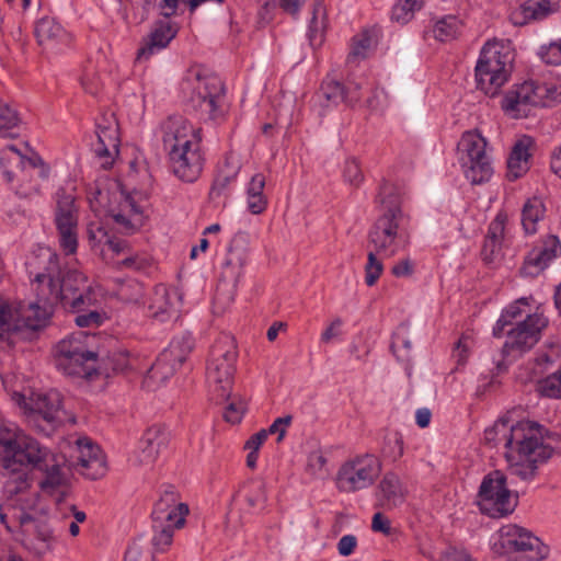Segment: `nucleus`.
Wrapping results in <instances>:
<instances>
[{
    "mask_svg": "<svg viewBox=\"0 0 561 561\" xmlns=\"http://www.w3.org/2000/svg\"><path fill=\"white\" fill-rule=\"evenodd\" d=\"M25 268L33 290L50 305H60L80 312L92 305L91 286L83 273L68 270L62 273L59 255L48 247H38L27 256Z\"/></svg>",
    "mask_w": 561,
    "mask_h": 561,
    "instance_id": "nucleus-1",
    "label": "nucleus"
},
{
    "mask_svg": "<svg viewBox=\"0 0 561 561\" xmlns=\"http://www.w3.org/2000/svg\"><path fill=\"white\" fill-rule=\"evenodd\" d=\"M62 456L55 455L54 460L37 470L44 473L38 485L44 493H64L68 486L69 476L64 465L69 466L87 479L98 480L107 472L106 458L101 448L88 437L70 436L60 444Z\"/></svg>",
    "mask_w": 561,
    "mask_h": 561,
    "instance_id": "nucleus-2",
    "label": "nucleus"
},
{
    "mask_svg": "<svg viewBox=\"0 0 561 561\" xmlns=\"http://www.w3.org/2000/svg\"><path fill=\"white\" fill-rule=\"evenodd\" d=\"M548 435L549 431L536 421L510 424L507 450L504 451L510 474L526 482L536 478L538 466L547 462L554 451L546 442Z\"/></svg>",
    "mask_w": 561,
    "mask_h": 561,
    "instance_id": "nucleus-3",
    "label": "nucleus"
},
{
    "mask_svg": "<svg viewBox=\"0 0 561 561\" xmlns=\"http://www.w3.org/2000/svg\"><path fill=\"white\" fill-rule=\"evenodd\" d=\"M0 169L5 183L21 198L41 194L50 174L49 165L39 154L23 156L14 146L0 151Z\"/></svg>",
    "mask_w": 561,
    "mask_h": 561,
    "instance_id": "nucleus-4",
    "label": "nucleus"
},
{
    "mask_svg": "<svg viewBox=\"0 0 561 561\" xmlns=\"http://www.w3.org/2000/svg\"><path fill=\"white\" fill-rule=\"evenodd\" d=\"M410 242V217L401 207L382 211L368 231V247L379 255L391 257Z\"/></svg>",
    "mask_w": 561,
    "mask_h": 561,
    "instance_id": "nucleus-5",
    "label": "nucleus"
},
{
    "mask_svg": "<svg viewBox=\"0 0 561 561\" xmlns=\"http://www.w3.org/2000/svg\"><path fill=\"white\" fill-rule=\"evenodd\" d=\"M236 360L234 340L229 335H221L210 348L206 368L209 396L216 403H222L230 398Z\"/></svg>",
    "mask_w": 561,
    "mask_h": 561,
    "instance_id": "nucleus-6",
    "label": "nucleus"
},
{
    "mask_svg": "<svg viewBox=\"0 0 561 561\" xmlns=\"http://www.w3.org/2000/svg\"><path fill=\"white\" fill-rule=\"evenodd\" d=\"M187 504L180 501L173 486H168L153 505L151 513L152 538L156 551H165L173 541L174 531L185 524Z\"/></svg>",
    "mask_w": 561,
    "mask_h": 561,
    "instance_id": "nucleus-7",
    "label": "nucleus"
},
{
    "mask_svg": "<svg viewBox=\"0 0 561 561\" xmlns=\"http://www.w3.org/2000/svg\"><path fill=\"white\" fill-rule=\"evenodd\" d=\"M37 301L20 305L14 309L0 296V343L14 344L12 336L22 329L38 330L46 325L56 305H50L37 295Z\"/></svg>",
    "mask_w": 561,
    "mask_h": 561,
    "instance_id": "nucleus-8",
    "label": "nucleus"
},
{
    "mask_svg": "<svg viewBox=\"0 0 561 561\" xmlns=\"http://www.w3.org/2000/svg\"><path fill=\"white\" fill-rule=\"evenodd\" d=\"M561 96V78L552 73L525 81L502 100V108L513 117L527 116L528 106L547 107Z\"/></svg>",
    "mask_w": 561,
    "mask_h": 561,
    "instance_id": "nucleus-9",
    "label": "nucleus"
},
{
    "mask_svg": "<svg viewBox=\"0 0 561 561\" xmlns=\"http://www.w3.org/2000/svg\"><path fill=\"white\" fill-rule=\"evenodd\" d=\"M183 89L192 90L188 104L202 118L218 123L225 121L229 104L225 84L219 77L196 75L185 80Z\"/></svg>",
    "mask_w": 561,
    "mask_h": 561,
    "instance_id": "nucleus-10",
    "label": "nucleus"
},
{
    "mask_svg": "<svg viewBox=\"0 0 561 561\" xmlns=\"http://www.w3.org/2000/svg\"><path fill=\"white\" fill-rule=\"evenodd\" d=\"M497 41H488L481 48L474 68L477 88L494 96L508 80L511 58Z\"/></svg>",
    "mask_w": 561,
    "mask_h": 561,
    "instance_id": "nucleus-11",
    "label": "nucleus"
},
{
    "mask_svg": "<svg viewBox=\"0 0 561 561\" xmlns=\"http://www.w3.org/2000/svg\"><path fill=\"white\" fill-rule=\"evenodd\" d=\"M90 336L76 332L56 345V366L65 375L90 379L95 371L96 354L89 350Z\"/></svg>",
    "mask_w": 561,
    "mask_h": 561,
    "instance_id": "nucleus-12",
    "label": "nucleus"
},
{
    "mask_svg": "<svg viewBox=\"0 0 561 561\" xmlns=\"http://www.w3.org/2000/svg\"><path fill=\"white\" fill-rule=\"evenodd\" d=\"M459 161L466 179L473 185L488 182L493 174L486 140L477 131H466L458 142Z\"/></svg>",
    "mask_w": 561,
    "mask_h": 561,
    "instance_id": "nucleus-13",
    "label": "nucleus"
},
{
    "mask_svg": "<svg viewBox=\"0 0 561 561\" xmlns=\"http://www.w3.org/2000/svg\"><path fill=\"white\" fill-rule=\"evenodd\" d=\"M506 480L500 470L491 471L483 478L478 492V505L482 514L501 518L514 512L516 501L512 497Z\"/></svg>",
    "mask_w": 561,
    "mask_h": 561,
    "instance_id": "nucleus-14",
    "label": "nucleus"
},
{
    "mask_svg": "<svg viewBox=\"0 0 561 561\" xmlns=\"http://www.w3.org/2000/svg\"><path fill=\"white\" fill-rule=\"evenodd\" d=\"M380 471L381 462L377 456L357 455L340 467L335 484L341 492L355 493L371 486Z\"/></svg>",
    "mask_w": 561,
    "mask_h": 561,
    "instance_id": "nucleus-15",
    "label": "nucleus"
},
{
    "mask_svg": "<svg viewBox=\"0 0 561 561\" xmlns=\"http://www.w3.org/2000/svg\"><path fill=\"white\" fill-rule=\"evenodd\" d=\"M547 325L548 319L540 312L527 314L523 322L508 325L504 331L503 357L514 360L529 352L539 342Z\"/></svg>",
    "mask_w": 561,
    "mask_h": 561,
    "instance_id": "nucleus-16",
    "label": "nucleus"
},
{
    "mask_svg": "<svg viewBox=\"0 0 561 561\" xmlns=\"http://www.w3.org/2000/svg\"><path fill=\"white\" fill-rule=\"evenodd\" d=\"M54 224L60 250L66 255L76 254L79 244V209L76 198L64 190L57 192Z\"/></svg>",
    "mask_w": 561,
    "mask_h": 561,
    "instance_id": "nucleus-17",
    "label": "nucleus"
},
{
    "mask_svg": "<svg viewBox=\"0 0 561 561\" xmlns=\"http://www.w3.org/2000/svg\"><path fill=\"white\" fill-rule=\"evenodd\" d=\"M25 411L35 421L42 420L46 423L39 431L49 434L53 430L67 421L75 422V419L62 409L61 396L56 390L48 392H32L28 398L22 397Z\"/></svg>",
    "mask_w": 561,
    "mask_h": 561,
    "instance_id": "nucleus-18",
    "label": "nucleus"
},
{
    "mask_svg": "<svg viewBox=\"0 0 561 561\" xmlns=\"http://www.w3.org/2000/svg\"><path fill=\"white\" fill-rule=\"evenodd\" d=\"M494 548L500 553H527L528 559L533 561L545 559L549 552L548 546L543 545L531 531L513 524L500 528L499 541L494 543Z\"/></svg>",
    "mask_w": 561,
    "mask_h": 561,
    "instance_id": "nucleus-19",
    "label": "nucleus"
},
{
    "mask_svg": "<svg viewBox=\"0 0 561 561\" xmlns=\"http://www.w3.org/2000/svg\"><path fill=\"white\" fill-rule=\"evenodd\" d=\"M194 345L191 333L175 335L148 369V377L162 382L168 380L187 359Z\"/></svg>",
    "mask_w": 561,
    "mask_h": 561,
    "instance_id": "nucleus-20",
    "label": "nucleus"
},
{
    "mask_svg": "<svg viewBox=\"0 0 561 561\" xmlns=\"http://www.w3.org/2000/svg\"><path fill=\"white\" fill-rule=\"evenodd\" d=\"M201 141L193 140V144L169 151L172 172L183 182L193 183L202 174L205 159Z\"/></svg>",
    "mask_w": 561,
    "mask_h": 561,
    "instance_id": "nucleus-21",
    "label": "nucleus"
},
{
    "mask_svg": "<svg viewBox=\"0 0 561 561\" xmlns=\"http://www.w3.org/2000/svg\"><path fill=\"white\" fill-rule=\"evenodd\" d=\"M9 449L10 454V467L19 462L21 465L32 466L34 469H38L47 466L48 461L54 460V454L50 449L43 446L35 438L24 434L16 442L5 439L3 443Z\"/></svg>",
    "mask_w": 561,
    "mask_h": 561,
    "instance_id": "nucleus-22",
    "label": "nucleus"
},
{
    "mask_svg": "<svg viewBox=\"0 0 561 561\" xmlns=\"http://www.w3.org/2000/svg\"><path fill=\"white\" fill-rule=\"evenodd\" d=\"M561 254V243L557 236L549 234L540 239L524 259L520 275L536 277Z\"/></svg>",
    "mask_w": 561,
    "mask_h": 561,
    "instance_id": "nucleus-23",
    "label": "nucleus"
},
{
    "mask_svg": "<svg viewBox=\"0 0 561 561\" xmlns=\"http://www.w3.org/2000/svg\"><path fill=\"white\" fill-rule=\"evenodd\" d=\"M162 141L165 150L181 148L202 140L201 129H195L190 122L181 115L169 116L161 125Z\"/></svg>",
    "mask_w": 561,
    "mask_h": 561,
    "instance_id": "nucleus-24",
    "label": "nucleus"
},
{
    "mask_svg": "<svg viewBox=\"0 0 561 561\" xmlns=\"http://www.w3.org/2000/svg\"><path fill=\"white\" fill-rule=\"evenodd\" d=\"M169 434L158 425L149 427L141 436L134 453L133 462L139 466H151L159 454L168 446Z\"/></svg>",
    "mask_w": 561,
    "mask_h": 561,
    "instance_id": "nucleus-25",
    "label": "nucleus"
},
{
    "mask_svg": "<svg viewBox=\"0 0 561 561\" xmlns=\"http://www.w3.org/2000/svg\"><path fill=\"white\" fill-rule=\"evenodd\" d=\"M178 34V26L169 20H159L137 51L138 61H147L169 46Z\"/></svg>",
    "mask_w": 561,
    "mask_h": 561,
    "instance_id": "nucleus-26",
    "label": "nucleus"
},
{
    "mask_svg": "<svg viewBox=\"0 0 561 561\" xmlns=\"http://www.w3.org/2000/svg\"><path fill=\"white\" fill-rule=\"evenodd\" d=\"M407 495V486L393 471H388L382 476L375 491L377 504L385 510L400 506L405 501Z\"/></svg>",
    "mask_w": 561,
    "mask_h": 561,
    "instance_id": "nucleus-27",
    "label": "nucleus"
},
{
    "mask_svg": "<svg viewBox=\"0 0 561 561\" xmlns=\"http://www.w3.org/2000/svg\"><path fill=\"white\" fill-rule=\"evenodd\" d=\"M180 297L176 291L163 284L156 285L148 299V316L164 322L175 312Z\"/></svg>",
    "mask_w": 561,
    "mask_h": 561,
    "instance_id": "nucleus-28",
    "label": "nucleus"
},
{
    "mask_svg": "<svg viewBox=\"0 0 561 561\" xmlns=\"http://www.w3.org/2000/svg\"><path fill=\"white\" fill-rule=\"evenodd\" d=\"M560 0H526L512 12L511 19L516 25L541 21L559 9Z\"/></svg>",
    "mask_w": 561,
    "mask_h": 561,
    "instance_id": "nucleus-29",
    "label": "nucleus"
},
{
    "mask_svg": "<svg viewBox=\"0 0 561 561\" xmlns=\"http://www.w3.org/2000/svg\"><path fill=\"white\" fill-rule=\"evenodd\" d=\"M531 300V296L520 297L511 302L507 307H505L493 327V336L502 337L504 335L505 329L508 325H515L516 323H520L524 321L527 314H533L530 312Z\"/></svg>",
    "mask_w": 561,
    "mask_h": 561,
    "instance_id": "nucleus-30",
    "label": "nucleus"
},
{
    "mask_svg": "<svg viewBox=\"0 0 561 561\" xmlns=\"http://www.w3.org/2000/svg\"><path fill=\"white\" fill-rule=\"evenodd\" d=\"M529 158V142L527 140H518L507 159L506 176L510 181L519 179L528 171Z\"/></svg>",
    "mask_w": 561,
    "mask_h": 561,
    "instance_id": "nucleus-31",
    "label": "nucleus"
},
{
    "mask_svg": "<svg viewBox=\"0 0 561 561\" xmlns=\"http://www.w3.org/2000/svg\"><path fill=\"white\" fill-rule=\"evenodd\" d=\"M265 176L262 173L254 174L247 186V208L252 215L264 213L268 199L264 194Z\"/></svg>",
    "mask_w": 561,
    "mask_h": 561,
    "instance_id": "nucleus-32",
    "label": "nucleus"
},
{
    "mask_svg": "<svg viewBox=\"0 0 561 561\" xmlns=\"http://www.w3.org/2000/svg\"><path fill=\"white\" fill-rule=\"evenodd\" d=\"M238 172V167H229L228 163L219 169L208 193L211 202H220L228 198L231 192V185L236 181Z\"/></svg>",
    "mask_w": 561,
    "mask_h": 561,
    "instance_id": "nucleus-33",
    "label": "nucleus"
},
{
    "mask_svg": "<svg viewBox=\"0 0 561 561\" xmlns=\"http://www.w3.org/2000/svg\"><path fill=\"white\" fill-rule=\"evenodd\" d=\"M116 130L104 128L98 133V141L93 147L95 156L100 159L101 165L104 169L112 167L114 156L118 152L117 138L115 137Z\"/></svg>",
    "mask_w": 561,
    "mask_h": 561,
    "instance_id": "nucleus-34",
    "label": "nucleus"
},
{
    "mask_svg": "<svg viewBox=\"0 0 561 561\" xmlns=\"http://www.w3.org/2000/svg\"><path fill=\"white\" fill-rule=\"evenodd\" d=\"M546 206L541 198L534 196L528 198L522 208V226L528 236L538 231V222L545 217Z\"/></svg>",
    "mask_w": 561,
    "mask_h": 561,
    "instance_id": "nucleus-35",
    "label": "nucleus"
},
{
    "mask_svg": "<svg viewBox=\"0 0 561 561\" xmlns=\"http://www.w3.org/2000/svg\"><path fill=\"white\" fill-rule=\"evenodd\" d=\"M462 26L463 23L458 15L446 14L435 20L432 33L439 42H451L459 36Z\"/></svg>",
    "mask_w": 561,
    "mask_h": 561,
    "instance_id": "nucleus-36",
    "label": "nucleus"
},
{
    "mask_svg": "<svg viewBox=\"0 0 561 561\" xmlns=\"http://www.w3.org/2000/svg\"><path fill=\"white\" fill-rule=\"evenodd\" d=\"M346 91L345 84L336 80L325 79L321 84V94L328 101L329 104L337 105L340 103H346L354 105L360 100L359 93H352Z\"/></svg>",
    "mask_w": 561,
    "mask_h": 561,
    "instance_id": "nucleus-37",
    "label": "nucleus"
},
{
    "mask_svg": "<svg viewBox=\"0 0 561 561\" xmlns=\"http://www.w3.org/2000/svg\"><path fill=\"white\" fill-rule=\"evenodd\" d=\"M506 216L497 214L494 220L490 224L485 242L483 244L482 254L484 261L491 263L492 255L501 250V243L504 238V225Z\"/></svg>",
    "mask_w": 561,
    "mask_h": 561,
    "instance_id": "nucleus-38",
    "label": "nucleus"
},
{
    "mask_svg": "<svg viewBox=\"0 0 561 561\" xmlns=\"http://www.w3.org/2000/svg\"><path fill=\"white\" fill-rule=\"evenodd\" d=\"M56 539L51 529L45 524L35 526L34 535L24 539V545L36 556H44L53 549Z\"/></svg>",
    "mask_w": 561,
    "mask_h": 561,
    "instance_id": "nucleus-39",
    "label": "nucleus"
},
{
    "mask_svg": "<svg viewBox=\"0 0 561 561\" xmlns=\"http://www.w3.org/2000/svg\"><path fill=\"white\" fill-rule=\"evenodd\" d=\"M34 33L41 45L59 42L67 36L64 27L49 16H44L36 22Z\"/></svg>",
    "mask_w": 561,
    "mask_h": 561,
    "instance_id": "nucleus-40",
    "label": "nucleus"
},
{
    "mask_svg": "<svg viewBox=\"0 0 561 561\" xmlns=\"http://www.w3.org/2000/svg\"><path fill=\"white\" fill-rule=\"evenodd\" d=\"M21 133V117L16 110L0 101V137L15 138Z\"/></svg>",
    "mask_w": 561,
    "mask_h": 561,
    "instance_id": "nucleus-41",
    "label": "nucleus"
},
{
    "mask_svg": "<svg viewBox=\"0 0 561 561\" xmlns=\"http://www.w3.org/2000/svg\"><path fill=\"white\" fill-rule=\"evenodd\" d=\"M380 454L391 462L399 460L404 454L402 435L397 431L386 433L380 447Z\"/></svg>",
    "mask_w": 561,
    "mask_h": 561,
    "instance_id": "nucleus-42",
    "label": "nucleus"
},
{
    "mask_svg": "<svg viewBox=\"0 0 561 561\" xmlns=\"http://www.w3.org/2000/svg\"><path fill=\"white\" fill-rule=\"evenodd\" d=\"M375 45V36L371 31L364 30L352 38L351 51L347 61L364 59L368 56Z\"/></svg>",
    "mask_w": 561,
    "mask_h": 561,
    "instance_id": "nucleus-43",
    "label": "nucleus"
},
{
    "mask_svg": "<svg viewBox=\"0 0 561 561\" xmlns=\"http://www.w3.org/2000/svg\"><path fill=\"white\" fill-rule=\"evenodd\" d=\"M510 433V422L504 419L497 420L493 426L484 431V440L491 447L503 445L507 450V438Z\"/></svg>",
    "mask_w": 561,
    "mask_h": 561,
    "instance_id": "nucleus-44",
    "label": "nucleus"
},
{
    "mask_svg": "<svg viewBox=\"0 0 561 561\" xmlns=\"http://www.w3.org/2000/svg\"><path fill=\"white\" fill-rule=\"evenodd\" d=\"M24 432L21 431L14 423L0 420V455L3 458L4 467L10 468V454L9 449L4 446L5 439L16 442L20 437L24 436Z\"/></svg>",
    "mask_w": 561,
    "mask_h": 561,
    "instance_id": "nucleus-45",
    "label": "nucleus"
},
{
    "mask_svg": "<svg viewBox=\"0 0 561 561\" xmlns=\"http://www.w3.org/2000/svg\"><path fill=\"white\" fill-rule=\"evenodd\" d=\"M377 199L383 205V210L394 206L401 207V194L399 187L388 181H383L380 184Z\"/></svg>",
    "mask_w": 561,
    "mask_h": 561,
    "instance_id": "nucleus-46",
    "label": "nucleus"
},
{
    "mask_svg": "<svg viewBox=\"0 0 561 561\" xmlns=\"http://www.w3.org/2000/svg\"><path fill=\"white\" fill-rule=\"evenodd\" d=\"M378 253L370 249L367 254V262L365 265V283L367 286H374L383 272V264L377 257Z\"/></svg>",
    "mask_w": 561,
    "mask_h": 561,
    "instance_id": "nucleus-47",
    "label": "nucleus"
},
{
    "mask_svg": "<svg viewBox=\"0 0 561 561\" xmlns=\"http://www.w3.org/2000/svg\"><path fill=\"white\" fill-rule=\"evenodd\" d=\"M267 496L263 483L253 482L245 488L244 500L250 508H263Z\"/></svg>",
    "mask_w": 561,
    "mask_h": 561,
    "instance_id": "nucleus-48",
    "label": "nucleus"
},
{
    "mask_svg": "<svg viewBox=\"0 0 561 561\" xmlns=\"http://www.w3.org/2000/svg\"><path fill=\"white\" fill-rule=\"evenodd\" d=\"M124 561H154V557L148 548L141 545L140 540H135L128 546Z\"/></svg>",
    "mask_w": 561,
    "mask_h": 561,
    "instance_id": "nucleus-49",
    "label": "nucleus"
},
{
    "mask_svg": "<svg viewBox=\"0 0 561 561\" xmlns=\"http://www.w3.org/2000/svg\"><path fill=\"white\" fill-rule=\"evenodd\" d=\"M343 178L344 181L352 186L357 187L360 185L364 180V175L356 159L351 158L345 161L343 168Z\"/></svg>",
    "mask_w": 561,
    "mask_h": 561,
    "instance_id": "nucleus-50",
    "label": "nucleus"
},
{
    "mask_svg": "<svg viewBox=\"0 0 561 561\" xmlns=\"http://www.w3.org/2000/svg\"><path fill=\"white\" fill-rule=\"evenodd\" d=\"M140 295L141 286L134 279L123 282L117 289L118 298L127 302L137 301Z\"/></svg>",
    "mask_w": 561,
    "mask_h": 561,
    "instance_id": "nucleus-51",
    "label": "nucleus"
},
{
    "mask_svg": "<svg viewBox=\"0 0 561 561\" xmlns=\"http://www.w3.org/2000/svg\"><path fill=\"white\" fill-rule=\"evenodd\" d=\"M540 57L548 65H561V39L552 42L548 46H542Z\"/></svg>",
    "mask_w": 561,
    "mask_h": 561,
    "instance_id": "nucleus-52",
    "label": "nucleus"
},
{
    "mask_svg": "<svg viewBox=\"0 0 561 561\" xmlns=\"http://www.w3.org/2000/svg\"><path fill=\"white\" fill-rule=\"evenodd\" d=\"M118 266L133 271H145L151 266V257L146 254H135L119 261Z\"/></svg>",
    "mask_w": 561,
    "mask_h": 561,
    "instance_id": "nucleus-53",
    "label": "nucleus"
},
{
    "mask_svg": "<svg viewBox=\"0 0 561 561\" xmlns=\"http://www.w3.org/2000/svg\"><path fill=\"white\" fill-rule=\"evenodd\" d=\"M293 416L285 415L282 417H277L274 422L268 426V428H263L266 435H277V443L282 442L286 435L287 428L291 424Z\"/></svg>",
    "mask_w": 561,
    "mask_h": 561,
    "instance_id": "nucleus-54",
    "label": "nucleus"
},
{
    "mask_svg": "<svg viewBox=\"0 0 561 561\" xmlns=\"http://www.w3.org/2000/svg\"><path fill=\"white\" fill-rule=\"evenodd\" d=\"M245 411V403L242 401H231L225 409L224 417L231 424L239 423Z\"/></svg>",
    "mask_w": 561,
    "mask_h": 561,
    "instance_id": "nucleus-55",
    "label": "nucleus"
},
{
    "mask_svg": "<svg viewBox=\"0 0 561 561\" xmlns=\"http://www.w3.org/2000/svg\"><path fill=\"white\" fill-rule=\"evenodd\" d=\"M244 265V256L242 253H237L233 249L229 248V254L225 260L224 266L226 270H231V274L239 275L242 266Z\"/></svg>",
    "mask_w": 561,
    "mask_h": 561,
    "instance_id": "nucleus-56",
    "label": "nucleus"
},
{
    "mask_svg": "<svg viewBox=\"0 0 561 561\" xmlns=\"http://www.w3.org/2000/svg\"><path fill=\"white\" fill-rule=\"evenodd\" d=\"M440 561H476L466 550L456 547L447 548L440 556Z\"/></svg>",
    "mask_w": 561,
    "mask_h": 561,
    "instance_id": "nucleus-57",
    "label": "nucleus"
},
{
    "mask_svg": "<svg viewBox=\"0 0 561 561\" xmlns=\"http://www.w3.org/2000/svg\"><path fill=\"white\" fill-rule=\"evenodd\" d=\"M413 16L414 12L404 5V3H402L400 0H398V2L392 8L391 19L400 24L410 22Z\"/></svg>",
    "mask_w": 561,
    "mask_h": 561,
    "instance_id": "nucleus-58",
    "label": "nucleus"
},
{
    "mask_svg": "<svg viewBox=\"0 0 561 561\" xmlns=\"http://www.w3.org/2000/svg\"><path fill=\"white\" fill-rule=\"evenodd\" d=\"M89 241L92 247L105 244L106 241H110V236L107 231L101 226L90 225L88 229Z\"/></svg>",
    "mask_w": 561,
    "mask_h": 561,
    "instance_id": "nucleus-59",
    "label": "nucleus"
},
{
    "mask_svg": "<svg viewBox=\"0 0 561 561\" xmlns=\"http://www.w3.org/2000/svg\"><path fill=\"white\" fill-rule=\"evenodd\" d=\"M357 546V538L354 535H344L337 542V551L341 556L352 554Z\"/></svg>",
    "mask_w": 561,
    "mask_h": 561,
    "instance_id": "nucleus-60",
    "label": "nucleus"
},
{
    "mask_svg": "<svg viewBox=\"0 0 561 561\" xmlns=\"http://www.w3.org/2000/svg\"><path fill=\"white\" fill-rule=\"evenodd\" d=\"M371 529L376 533L389 535L391 531L390 520L382 513L378 512L373 516Z\"/></svg>",
    "mask_w": 561,
    "mask_h": 561,
    "instance_id": "nucleus-61",
    "label": "nucleus"
},
{
    "mask_svg": "<svg viewBox=\"0 0 561 561\" xmlns=\"http://www.w3.org/2000/svg\"><path fill=\"white\" fill-rule=\"evenodd\" d=\"M81 84L84 91L91 95H98L102 88V83L99 77L93 76L92 78H90V75L88 72L84 73L81 78Z\"/></svg>",
    "mask_w": 561,
    "mask_h": 561,
    "instance_id": "nucleus-62",
    "label": "nucleus"
},
{
    "mask_svg": "<svg viewBox=\"0 0 561 561\" xmlns=\"http://www.w3.org/2000/svg\"><path fill=\"white\" fill-rule=\"evenodd\" d=\"M275 5H278L284 12L295 15L299 12L305 0H272Z\"/></svg>",
    "mask_w": 561,
    "mask_h": 561,
    "instance_id": "nucleus-63",
    "label": "nucleus"
},
{
    "mask_svg": "<svg viewBox=\"0 0 561 561\" xmlns=\"http://www.w3.org/2000/svg\"><path fill=\"white\" fill-rule=\"evenodd\" d=\"M113 219L126 231H134L137 229L138 226H140V224H137V221L131 216L128 217L123 213L114 214Z\"/></svg>",
    "mask_w": 561,
    "mask_h": 561,
    "instance_id": "nucleus-64",
    "label": "nucleus"
}]
</instances>
